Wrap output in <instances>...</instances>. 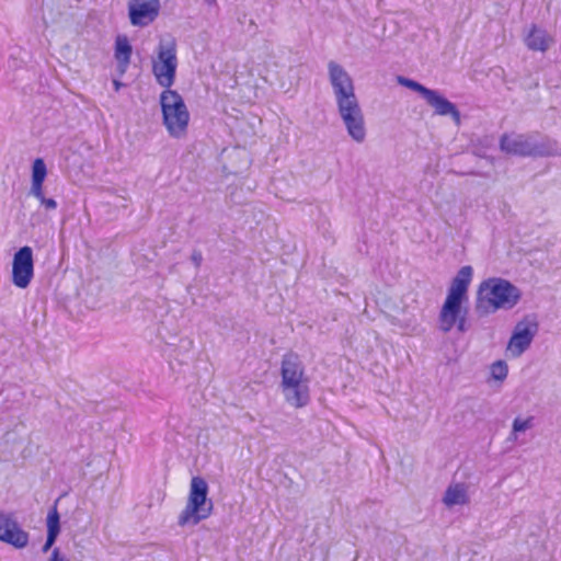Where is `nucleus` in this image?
I'll use <instances>...</instances> for the list:
<instances>
[{
    "instance_id": "393cba45",
    "label": "nucleus",
    "mask_w": 561,
    "mask_h": 561,
    "mask_svg": "<svg viewBox=\"0 0 561 561\" xmlns=\"http://www.w3.org/2000/svg\"><path fill=\"white\" fill-rule=\"evenodd\" d=\"M191 260H192V262L194 263V265H195L196 267H199V266H201V264H202V261H203V254H202V252H201V251H198V250H194V251H193V253H192V255H191Z\"/></svg>"
},
{
    "instance_id": "f3484780",
    "label": "nucleus",
    "mask_w": 561,
    "mask_h": 561,
    "mask_svg": "<svg viewBox=\"0 0 561 561\" xmlns=\"http://www.w3.org/2000/svg\"><path fill=\"white\" fill-rule=\"evenodd\" d=\"M46 526H47V536H46V541L42 548L43 552H47L50 550V548L55 545V542L60 534V515L57 511V501L55 502L54 506L48 512V515L46 518Z\"/></svg>"
},
{
    "instance_id": "bb28decb",
    "label": "nucleus",
    "mask_w": 561,
    "mask_h": 561,
    "mask_svg": "<svg viewBox=\"0 0 561 561\" xmlns=\"http://www.w3.org/2000/svg\"><path fill=\"white\" fill-rule=\"evenodd\" d=\"M114 85H115V90H116V91H118V90H119V88L123 85V83H122V82H119V81H117V80H115V81H114Z\"/></svg>"
},
{
    "instance_id": "2eb2a0df",
    "label": "nucleus",
    "mask_w": 561,
    "mask_h": 561,
    "mask_svg": "<svg viewBox=\"0 0 561 561\" xmlns=\"http://www.w3.org/2000/svg\"><path fill=\"white\" fill-rule=\"evenodd\" d=\"M286 402L294 408H304L310 401L309 387L307 381L298 382L295 386L280 387Z\"/></svg>"
},
{
    "instance_id": "f257e3e1",
    "label": "nucleus",
    "mask_w": 561,
    "mask_h": 561,
    "mask_svg": "<svg viewBox=\"0 0 561 561\" xmlns=\"http://www.w3.org/2000/svg\"><path fill=\"white\" fill-rule=\"evenodd\" d=\"M328 70L339 114L347 133L356 142H363L366 137L365 121L353 80L348 72L333 60L328 64Z\"/></svg>"
},
{
    "instance_id": "7ed1b4c3",
    "label": "nucleus",
    "mask_w": 561,
    "mask_h": 561,
    "mask_svg": "<svg viewBox=\"0 0 561 561\" xmlns=\"http://www.w3.org/2000/svg\"><path fill=\"white\" fill-rule=\"evenodd\" d=\"M500 149L518 157H548L556 152L557 144L538 131L514 136L504 134L500 138Z\"/></svg>"
},
{
    "instance_id": "9d476101",
    "label": "nucleus",
    "mask_w": 561,
    "mask_h": 561,
    "mask_svg": "<svg viewBox=\"0 0 561 561\" xmlns=\"http://www.w3.org/2000/svg\"><path fill=\"white\" fill-rule=\"evenodd\" d=\"M160 0H130L128 18L133 26L144 27L152 23L160 12Z\"/></svg>"
},
{
    "instance_id": "a878e982",
    "label": "nucleus",
    "mask_w": 561,
    "mask_h": 561,
    "mask_svg": "<svg viewBox=\"0 0 561 561\" xmlns=\"http://www.w3.org/2000/svg\"><path fill=\"white\" fill-rule=\"evenodd\" d=\"M49 561H68L64 556H61L59 548H55L51 552Z\"/></svg>"
},
{
    "instance_id": "0eeeda50",
    "label": "nucleus",
    "mask_w": 561,
    "mask_h": 561,
    "mask_svg": "<svg viewBox=\"0 0 561 561\" xmlns=\"http://www.w3.org/2000/svg\"><path fill=\"white\" fill-rule=\"evenodd\" d=\"M176 67L175 44L171 43L169 46L160 44L158 47V61H153L152 72L157 82L165 88V90H171L170 88L174 84Z\"/></svg>"
},
{
    "instance_id": "f8f14e48",
    "label": "nucleus",
    "mask_w": 561,
    "mask_h": 561,
    "mask_svg": "<svg viewBox=\"0 0 561 561\" xmlns=\"http://www.w3.org/2000/svg\"><path fill=\"white\" fill-rule=\"evenodd\" d=\"M280 387H291L298 382L305 381V366L300 360L298 354L294 352H288L283 355L280 364Z\"/></svg>"
},
{
    "instance_id": "20e7f679",
    "label": "nucleus",
    "mask_w": 561,
    "mask_h": 561,
    "mask_svg": "<svg viewBox=\"0 0 561 561\" xmlns=\"http://www.w3.org/2000/svg\"><path fill=\"white\" fill-rule=\"evenodd\" d=\"M208 484L202 477H193L185 508L181 512L178 524L180 526L197 525L213 513V502L208 499Z\"/></svg>"
},
{
    "instance_id": "1a4fd4ad",
    "label": "nucleus",
    "mask_w": 561,
    "mask_h": 561,
    "mask_svg": "<svg viewBox=\"0 0 561 561\" xmlns=\"http://www.w3.org/2000/svg\"><path fill=\"white\" fill-rule=\"evenodd\" d=\"M538 332V323L535 320L524 318L518 321L513 330L507 348L515 357L520 356L531 344Z\"/></svg>"
},
{
    "instance_id": "aec40b11",
    "label": "nucleus",
    "mask_w": 561,
    "mask_h": 561,
    "mask_svg": "<svg viewBox=\"0 0 561 561\" xmlns=\"http://www.w3.org/2000/svg\"><path fill=\"white\" fill-rule=\"evenodd\" d=\"M443 501L449 507L454 505H462L468 502V495L465 489L459 485L449 486L445 491Z\"/></svg>"
},
{
    "instance_id": "ddd939ff",
    "label": "nucleus",
    "mask_w": 561,
    "mask_h": 561,
    "mask_svg": "<svg viewBox=\"0 0 561 561\" xmlns=\"http://www.w3.org/2000/svg\"><path fill=\"white\" fill-rule=\"evenodd\" d=\"M423 99L434 108L435 114L440 116H450L457 125L460 124L461 114L458 107L440 92L430 89Z\"/></svg>"
},
{
    "instance_id": "a211bd4d",
    "label": "nucleus",
    "mask_w": 561,
    "mask_h": 561,
    "mask_svg": "<svg viewBox=\"0 0 561 561\" xmlns=\"http://www.w3.org/2000/svg\"><path fill=\"white\" fill-rule=\"evenodd\" d=\"M133 54V47L125 35H118L115 39V51L114 56L117 60L121 73L126 71L127 66L130 62Z\"/></svg>"
},
{
    "instance_id": "f03ea898",
    "label": "nucleus",
    "mask_w": 561,
    "mask_h": 561,
    "mask_svg": "<svg viewBox=\"0 0 561 561\" xmlns=\"http://www.w3.org/2000/svg\"><path fill=\"white\" fill-rule=\"evenodd\" d=\"M520 299L522 290L510 280L500 277L488 278L479 285L474 311L483 318L501 309H513Z\"/></svg>"
},
{
    "instance_id": "4be33fe9",
    "label": "nucleus",
    "mask_w": 561,
    "mask_h": 561,
    "mask_svg": "<svg viewBox=\"0 0 561 561\" xmlns=\"http://www.w3.org/2000/svg\"><path fill=\"white\" fill-rule=\"evenodd\" d=\"M534 426V416H528L527 419H522L519 416L515 417L512 424V435L516 437L517 433L525 432Z\"/></svg>"
},
{
    "instance_id": "dca6fc26",
    "label": "nucleus",
    "mask_w": 561,
    "mask_h": 561,
    "mask_svg": "<svg viewBox=\"0 0 561 561\" xmlns=\"http://www.w3.org/2000/svg\"><path fill=\"white\" fill-rule=\"evenodd\" d=\"M467 314H468V307L465 305L459 306V311L454 314L453 317H444V306H442V309L439 311L438 321H439V329L447 333L449 332L455 325L457 327V330L461 333H465L468 331L467 327Z\"/></svg>"
},
{
    "instance_id": "6ab92c4d",
    "label": "nucleus",
    "mask_w": 561,
    "mask_h": 561,
    "mask_svg": "<svg viewBox=\"0 0 561 561\" xmlns=\"http://www.w3.org/2000/svg\"><path fill=\"white\" fill-rule=\"evenodd\" d=\"M46 176L47 168L45 161L42 158H36L32 164V185L30 192L41 194Z\"/></svg>"
},
{
    "instance_id": "423d86ee",
    "label": "nucleus",
    "mask_w": 561,
    "mask_h": 561,
    "mask_svg": "<svg viewBox=\"0 0 561 561\" xmlns=\"http://www.w3.org/2000/svg\"><path fill=\"white\" fill-rule=\"evenodd\" d=\"M473 270L470 265L462 266L453 278L448 288L444 306V317H453L459 311L460 305L468 304V288L471 283Z\"/></svg>"
},
{
    "instance_id": "6e6552de",
    "label": "nucleus",
    "mask_w": 561,
    "mask_h": 561,
    "mask_svg": "<svg viewBox=\"0 0 561 561\" xmlns=\"http://www.w3.org/2000/svg\"><path fill=\"white\" fill-rule=\"evenodd\" d=\"M34 276L33 250L28 245L21 247L12 260V283L18 288H26Z\"/></svg>"
},
{
    "instance_id": "4468645a",
    "label": "nucleus",
    "mask_w": 561,
    "mask_h": 561,
    "mask_svg": "<svg viewBox=\"0 0 561 561\" xmlns=\"http://www.w3.org/2000/svg\"><path fill=\"white\" fill-rule=\"evenodd\" d=\"M554 44V39L546 30L533 24L525 36V45L533 51H547Z\"/></svg>"
},
{
    "instance_id": "5701e85b",
    "label": "nucleus",
    "mask_w": 561,
    "mask_h": 561,
    "mask_svg": "<svg viewBox=\"0 0 561 561\" xmlns=\"http://www.w3.org/2000/svg\"><path fill=\"white\" fill-rule=\"evenodd\" d=\"M508 374V366L504 360H496L491 365V376L493 379L503 381Z\"/></svg>"
},
{
    "instance_id": "b1692460",
    "label": "nucleus",
    "mask_w": 561,
    "mask_h": 561,
    "mask_svg": "<svg viewBox=\"0 0 561 561\" xmlns=\"http://www.w3.org/2000/svg\"><path fill=\"white\" fill-rule=\"evenodd\" d=\"M30 194L36 197L46 210H54L57 208V202L54 198H47L44 195L43 188H41V194H37L36 192H30Z\"/></svg>"
},
{
    "instance_id": "cd10ccee",
    "label": "nucleus",
    "mask_w": 561,
    "mask_h": 561,
    "mask_svg": "<svg viewBox=\"0 0 561 561\" xmlns=\"http://www.w3.org/2000/svg\"><path fill=\"white\" fill-rule=\"evenodd\" d=\"M205 2L208 4V5H213L216 3V0H205Z\"/></svg>"
},
{
    "instance_id": "9b49d317",
    "label": "nucleus",
    "mask_w": 561,
    "mask_h": 561,
    "mask_svg": "<svg viewBox=\"0 0 561 561\" xmlns=\"http://www.w3.org/2000/svg\"><path fill=\"white\" fill-rule=\"evenodd\" d=\"M28 533L11 516L0 513V541L23 549L28 545Z\"/></svg>"
},
{
    "instance_id": "39448f33",
    "label": "nucleus",
    "mask_w": 561,
    "mask_h": 561,
    "mask_svg": "<svg viewBox=\"0 0 561 561\" xmlns=\"http://www.w3.org/2000/svg\"><path fill=\"white\" fill-rule=\"evenodd\" d=\"M162 122L170 136L181 138L186 134L190 113L182 95L175 90H164L160 94Z\"/></svg>"
},
{
    "instance_id": "412c9836",
    "label": "nucleus",
    "mask_w": 561,
    "mask_h": 561,
    "mask_svg": "<svg viewBox=\"0 0 561 561\" xmlns=\"http://www.w3.org/2000/svg\"><path fill=\"white\" fill-rule=\"evenodd\" d=\"M397 82L404 87V88H408L414 92H417L422 98H424V95L427 93V91L430 90L428 88H426L425 85H423L422 83L413 80V79H410V78H407V77H403V76H398L397 77Z\"/></svg>"
}]
</instances>
